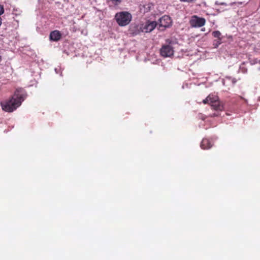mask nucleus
I'll return each mask as SVG.
<instances>
[{
    "instance_id": "1",
    "label": "nucleus",
    "mask_w": 260,
    "mask_h": 260,
    "mask_svg": "<svg viewBox=\"0 0 260 260\" xmlns=\"http://www.w3.org/2000/svg\"><path fill=\"white\" fill-rule=\"evenodd\" d=\"M204 104L210 105L213 109L221 111L223 110V104L219 101L218 96L213 94H210L203 101Z\"/></svg>"
},
{
    "instance_id": "2",
    "label": "nucleus",
    "mask_w": 260,
    "mask_h": 260,
    "mask_svg": "<svg viewBox=\"0 0 260 260\" xmlns=\"http://www.w3.org/2000/svg\"><path fill=\"white\" fill-rule=\"evenodd\" d=\"M115 19L119 26H125L131 22L132 16L130 13L122 11L117 13L115 15Z\"/></svg>"
},
{
    "instance_id": "3",
    "label": "nucleus",
    "mask_w": 260,
    "mask_h": 260,
    "mask_svg": "<svg viewBox=\"0 0 260 260\" xmlns=\"http://www.w3.org/2000/svg\"><path fill=\"white\" fill-rule=\"evenodd\" d=\"M2 109L7 112H12L21 105L20 101H17L14 96H12L8 100L1 103Z\"/></svg>"
},
{
    "instance_id": "4",
    "label": "nucleus",
    "mask_w": 260,
    "mask_h": 260,
    "mask_svg": "<svg viewBox=\"0 0 260 260\" xmlns=\"http://www.w3.org/2000/svg\"><path fill=\"white\" fill-rule=\"evenodd\" d=\"M189 23L191 27H201L205 24L206 20L204 18L193 15L191 17Z\"/></svg>"
},
{
    "instance_id": "5",
    "label": "nucleus",
    "mask_w": 260,
    "mask_h": 260,
    "mask_svg": "<svg viewBox=\"0 0 260 260\" xmlns=\"http://www.w3.org/2000/svg\"><path fill=\"white\" fill-rule=\"evenodd\" d=\"M174 52L173 47L170 44L163 45L160 50L161 55L164 57H171Z\"/></svg>"
},
{
    "instance_id": "6",
    "label": "nucleus",
    "mask_w": 260,
    "mask_h": 260,
    "mask_svg": "<svg viewBox=\"0 0 260 260\" xmlns=\"http://www.w3.org/2000/svg\"><path fill=\"white\" fill-rule=\"evenodd\" d=\"M172 20L171 18L167 15H165L159 19V29L164 30L171 25Z\"/></svg>"
},
{
    "instance_id": "7",
    "label": "nucleus",
    "mask_w": 260,
    "mask_h": 260,
    "mask_svg": "<svg viewBox=\"0 0 260 260\" xmlns=\"http://www.w3.org/2000/svg\"><path fill=\"white\" fill-rule=\"evenodd\" d=\"M27 96V94L25 90L22 88H18L16 89L14 95L15 99H17V101H20V103L25 100Z\"/></svg>"
},
{
    "instance_id": "8",
    "label": "nucleus",
    "mask_w": 260,
    "mask_h": 260,
    "mask_svg": "<svg viewBox=\"0 0 260 260\" xmlns=\"http://www.w3.org/2000/svg\"><path fill=\"white\" fill-rule=\"evenodd\" d=\"M156 25L157 23L156 21H148L146 23L142 31L145 32H151L155 28Z\"/></svg>"
},
{
    "instance_id": "9",
    "label": "nucleus",
    "mask_w": 260,
    "mask_h": 260,
    "mask_svg": "<svg viewBox=\"0 0 260 260\" xmlns=\"http://www.w3.org/2000/svg\"><path fill=\"white\" fill-rule=\"evenodd\" d=\"M61 35L58 30H54L50 32L49 38L53 41H58L61 38Z\"/></svg>"
},
{
    "instance_id": "10",
    "label": "nucleus",
    "mask_w": 260,
    "mask_h": 260,
    "mask_svg": "<svg viewBox=\"0 0 260 260\" xmlns=\"http://www.w3.org/2000/svg\"><path fill=\"white\" fill-rule=\"evenodd\" d=\"M201 147L203 149H208L212 147V144L208 139H204L201 142Z\"/></svg>"
},
{
    "instance_id": "11",
    "label": "nucleus",
    "mask_w": 260,
    "mask_h": 260,
    "mask_svg": "<svg viewBox=\"0 0 260 260\" xmlns=\"http://www.w3.org/2000/svg\"><path fill=\"white\" fill-rule=\"evenodd\" d=\"M212 36L216 38H217L219 41L221 40V34L218 30L214 31L212 32Z\"/></svg>"
},
{
    "instance_id": "12",
    "label": "nucleus",
    "mask_w": 260,
    "mask_h": 260,
    "mask_svg": "<svg viewBox=\"0 0 260 260\" xmlns=\"http://www.w3.org/2000/svg\"><path fill=\"white\" fill-rule=\"evenodd\" d=\"M226 79L231 81L233 85H234L237 82V80L236 78H232L231 77H226Z\"/></svg>"
},
{
    "instance_id": "13",
    "label": "nucleus",
    "mask_w": 260,
    "mask_h": 260,
    "mask_svg": "<svg viewBox=\"0 0 260 260\" xmlns=\"http://www.w3.org/2000/svg\"><path fill=\"white\" fill-rule=\"evenodd\" d=\"M131 31L132 32V34L133 35H137V34H138L139 32H140V31L139 30H138V31H134L133 29V28H131Z\"/></svg>"
},
{
    "instance_id": "14",
    "label": "nucleus",
    "mask_w": 260,
    "mask_h": 260,
    "mask_svg": "<svg viewBox=\"0 0 260 260\" xmlns=\"http://www.w3.org/2000/svg\"><path fill=\"white\" fill-rule=\"evenodd\" d=\"M2 59H3L2 53L0 51V62L2 61Z\"/></svg>"
},
{
    "instance_id": "15",
    "label": "nucleus",
    "mask_w": 260,
    "mask_h": 260,
    "mask_svg": "<svg viewBox=\"0 0 260 260\" xmlns=\"http://www.w3.org/2000/svg\"><path fill=\"white\" fill-rule=\"evenodd\" d=\"M216 5H223L224 3H218V1H216Z\"/></svg>"
},
{
    "instance_id": "16",
    "label": "nucleus",
    "mask_w": 260,
    "mask_h": 260,
    "mask_svg": "<svg viewBox=\"0 0 260 260\" xmlns=\"http://www.w3.org/2000/svg\"><path fill=\"white\" fill-rule=\"evenodd\" d=\"M218 116V114L214 113L211 116L212 117H214V116Z\"/></svg>"
},
{
    "instance_id": "17",
    "label": "nucleus",
    "mask_w": 260,
    "mask_h": 260,
    "mask_svg": "<svg viewBox=\"0 0 260 260\" xmlns=\"http://www.w3.org/2000/svg\"><path fill=\"white\" fill-rule=\"evenodd\" d=\"M150 8V7L149 6V4H148V10H149Z\"/></svg>"
}]
</instances>
